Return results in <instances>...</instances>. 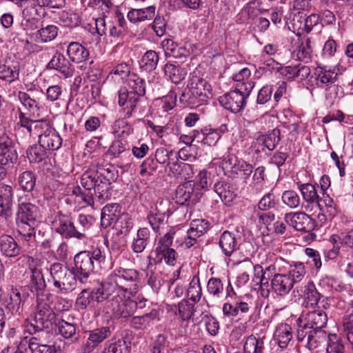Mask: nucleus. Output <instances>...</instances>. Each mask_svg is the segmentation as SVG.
Here are the masks:
<instances>
[{"mask_svg":"<svg viewBox=\"0 0 353 353\" xmlns=\"http://www.w3.org/2000/svg\"><path fill=\"white\" fill-rule=\"evenodd\" d=\"M108 279L117 291V294L128 292L132 294L137 292L139 273L134 269L119 267L116 268Z\"/></svg>","mask_w":353,"mask_h":353,"instance_id":"nucleus-5","label":"nucleus"},{"mask_svg":"<svg viewBox=\"0 0 353 353\" xmlns=\"http://www.w3.org/2000/svg\"><path fill=\"white\" fill-rule=\"evenodd\" d=\"M163 70L165 76L175 84L179 83L185 79V72L179 65L167 63Z\"/></svg>","mask_w":353,"mask_h":353,"instance_id":"nucleus-40","label":"nucleus"},{"mask_svg":"<svg viewBox=\"0 0 353 353\" xmlns=\"http://www.w3.org/2000/svg\"><path fill=\"white\" fill-rule=\"evenodd\" d=\"M67 54L71 62L81 63L88 59L90 52L79 42H71L67 47Z\"/></svg>","mask_w":353,"mask_h":353,"instance_id":"nucleus-22","label":"nucleus"},{"mask_svg":"<svg viewBox=\"0 0 353 353\" xmlns=\"http://www.w3.org/2000/svg\"><path fill=\"white\" fill-rule=\"evenodd\" d=\"M19 70L17 65L9 64L8 62L0 63V79L12 83L19 78Z\"/></svg>","mask_w":353,"mask_h":353,"instance_id":"nucleus-46","label":"nucleus"},{"mask_svg":"<svg viewBox=\"0 0 353 353\" xmlns=\"http://www.w3.org/2000/svg\"><path fill=\"white\" fill-rule=\"evenodd\" d=\"M207 291L215 297H220L223 292V284L219 278L212 277L207 284Z\"/></svg>","mask_w":353,"mask_h":353,"instance_id":"nucleus-63","label":"nucleus"},{"mask_svg":"<svg viewBox=\"0 0 353 353\" xmlns=\"http://www.w3.org/2000/svg\"><path fill=\"white\" fill-rule=\"evenodd\" d=\"M306 278V270L303 263H296L290 265L288 273L275 274L271 279L270 293L283 297L288 294L292 290L299 292L303 281Z\"/></svg>","mask_w":353,"mask_h":353,"instance_id":"nucleus-2","label":"nucleus"},{"mask_svg":"<svg viewBox=\"0 0 353 353\" xmlns=\"http://www.w3.org/2000/svg\"><path fill=\"white\" fill-rule=\"evenodd\" d=\"M150 241V232L146 228L138 230L137 236L133 239L132 249L135 253L143 252Z\"/></svg>","mask_w":353,"mask_h":353,"instance_id":"nucleus-33","label":"nucleus"},{"mask_svg":"<svg viewBox=\"0 0 353 353\" xmlns=\"http://www.w3.org/2000/svg\"><path fill=\"white\" fill-rule=\"evenodd\" d=\"M159 59V54L157 52L152 50H148L141 59L140 67L146 72H152L156 69Z\"/></svg>","mask_w":353,"mask_h":353,"instance_id":"nucleus-49","label":"nucleus"},{"mask_svg":"<svg viewBox=\"0 0 353 353\" xmlns=\"http://www.w3.org/2000/svg\"><path fill=\"white\" fill-rule=\"evenodd\" d=\"M201 134L203 136L201 139L202 142L210 146L214 145L221 137V134L218 130L211 128L202 129Z\"/></svg>","mask_w":353,"mask_h":353,"instance_id":"nucleus-62","label":"nucleus"},{"mask_svg":"<svg viewBox=\"0 0 353 353\" xmlns=\"http://www.w3.org/2000/svg\"><path fill=\"white\" fill-rule=\"evenodd\" d=\"M92 301H93V296L91 290L88 288L83 289L79 294L75 301V305L78 310H83L88 307Z\"/></svg>","mask_w":353,"mask_h":353,"instance_id":"nucleus-60","label":"nucleus"},{"mask_svg":"<svg viewBox=\"0 0 353 353\" xmlns=\"http://www.w3.org/2000/svg\"><path fill=\"white\" fill-rule=\"evenodd\" d=\"M48 151L41 144H34L28 148L26 155L29 161L32 163H40L48 157Z\"/></svg>","mask_w":353,"mask_h":353,"instance_id":"nucleus-45","label":"nucleus"},{"mask_svg":"<svg viewBox=\"0 0 353 353\" xmlns=\"http://www.w3.org/2000/svg\"><path fill=\"white\" fill-rule=\"evenodd\" d=\"M128 84L130 90L122 87L118 91V103L120 106L126 105L125 115L130 117L136 108L140 97L145 94V82L137 74L132 73L130 74Z\"/></svg>","mask_w":353,"mask_h":353,"instance_id":"nucleus-4","label":"nucleus"},{"mask_svg":"<svg viewBox=\"0 0 353 353\" xmlns=\"http://www.w3.org/2000/svg\"><path fill=\"white\" fill-rule=\"evenodd\" d=\"M156 8L154 6H150L143 8L131 9L127 17L128 20L133 23L139 22L150 21L155 16Z\"/></svg>","mask_w":353,"mask_h":353,"instance_id":"nucleus-24","label":"nucleus"},{"mask_svg":"<svg viewBox=\"0 0 353 353\" xmlns=\"http://www.w3.org/2000/svg\"><path fill=\"white\" fill-rule=\"evenodd\" d=\"M154 253L156 256L153 259L155 263H161L163 260L168 265H175L177 253L174 248H156Z\"/></svg>","mask_w":353,"mask_h":353,"instance_id":"nucleus-32","label":"nucleus"},{"mask_svg":"<svg viewBox=\"0 0 353 353\" xmlns=\"http://www.w3.org/2000/svg\"><path fill=\"white\" fill-rule=\"evenodd\" d=\"M243 350L245 353H263L265 350L263 339L257 338L253 334L250 335L245 341Z\"/></svg>","mask_w":353,"mask_h":353,"instance_id":"nucleus-47","label":"nucleus"},{"mask_svg":"<svg viewBox=\"0 0 353 353\" xmlns=\"http://www.w3.org/2000/svg\"><path fill=\"white\" fill-rule=\"evenodd\" d=\"M48 70H55L65 78L71 77L75 68L70 59H68L62 53L57 52L46 65Z\"/></svg>","mask_w":353,"mask_h":353,"instance_id":"nucleus-12","label":"nucleus"},{"mask_svg":"<svg viewBox=\"0 0 353 353\" xmlns=\"http://www.w3.org/2000/svg\"><path fill=\"white\" fill-rule=\"evenodd\" d=\"M194 190V183L192 181L179 185L175 192L176 203L181 205H188Z\"/></svg>","mask_w":353,"mask_h":353,"instance_id":"nucleus-27","label":"nucleus"},{"mask_svg":"<svg viewBox=\"0 0 353 353\" xmlns=\"http://www.w3.org/2000/svg\"><path fill=\"white\" fill-rule=\"evenodd\" d=\"M49 270L54 286L62 293H68L77 288L79 276L73 268L69 269L60 263H54Z\"/></svg>","mask_w":353,"mask_h":353,"instance_id":"nucleus-6","label":"nucleus"},{"mask_svg":"<svg viewBox=\"0 0 353 353\" xmlns=\"http://www.w3.org/2000/svg\"><path fill=\"white\" fill-rule=\"evenodd\" d=\"M72 194L79 198L86 205L93 207L94 205V193L90 190L84 189L83 187L77 185L74 187L72 192Z\"/></svg>","mask_w":353,"mask_h":353,"instance_id":"nucleus-56","label":"nucleus"},{"mask_svg":"<svg viewBox=\"0 0 353 353\" xmlns=\"http://www.w3.org/2000/svg\"><path fill=\"white\" fill-rule=\"evenodd\" d=\"M58 34V28L54 25H48L42 27L38 30L37 34L39 35L41 42L47 43L54 40Z\"/></svg>","mask_w":353,"mask_h":353,"instance_id":"nucleus-59","label":"nucleus"},{"mask_svg":"<svg viewBox=\"0 0 353 353\" xmlns=\"http://www.w3.org/2000/svg\"><path fill=\"white\" fill-rule=\"evenodd\" d=\"M296 20H297V23H299L300 26L302 24V22L304 21V30L305 32L309 33L314 26L319 24L320 15L318 14H312L305 17V14H304L303 12L298 11L293 16V26L296 25Z\"/></svg>","mask_w":353,"mask_h":353,"instance_id":"nucleus-29","label":"nucleus"},{"mask_svg":"<svg viewBox=\"0 0 353 353\" xmlns=\"http://www.w3.org/2000/svg\"><path fill=\"white\" fill-rule=\"evenodd\" d=\"M22 251L21 246L18 245L14 238L10 235L0 236V252L9 258L18 256Z\"/></svg>","mask_w":353,"mask_h":353,"instance_id":"nucleus-20","label":"nucleus"},{"mask_svg":"<svg viewBox=\"0 0 353 353\" xmlns=\"http://www.w3.org/2000/svg\"><path fill=\"white\" fill-rule=\"evenodd\" d=\"M193 303H189L188 300L183 299L178 304L179 314L183 321H188L194 314Z\"/></svg>","mask_w":353,"mask_h":353,"instance_id":"nucleus-61","label":"nucleus"},{"mask_svg":"<svg viewBox=\"0 0 353 353\" xmlns=\"http://www.w3.org/2000/svg\"><path fill=\"white\" fill-rule=\"evenodd\" d=\"M57 325V315L46 303H38L33 317L26 325V331L31 335H48L49 331Z\"/></svg>","mask_w":353,"mask_h":353,"instance_id":"nucleus-3","label":"nucleus"},{"mask_svg":"<svg viewBox=\"0 0 353 353\" xmlns=\"http://www.w3.org/2000/svg\"><path fill=\"white\" fill-rule=\"evenodd\" d=\"M254 88L253 83H241L230 92L221 96L220 104L233 113L241 112L247 104V98Z\"/></svg>","mask_w":353,"mask_h":353,"instance_id":"nucleus-7","label":"nucleus"},{"mask_svg":"<svg viewBox=\"0 0 353 353\" xmlns=\"http://www.w3.org/2000/svg\"><path fill=\"white\" fill-rule=\"evenodd\" d=\"M90 256L93 261L94 268L96 272L99 270H108L111 268L112 263L105 254L100 249L96 248L90 251Z\"/></svg>","mask_w":353,"mask_h":353,"instance_id":"nucleus-31","label":"nucleus"},{"mask_svg":"<svg viewBox=\"0 0 353 353\" xmlns=\"http://www.w3.org/2000/svg\"><path fill=\"white\" fill-rule=\"evenodd\" d=\"M38 215L39 208L36 205L23 199L19 200L16 222L37 221Z\"/></svg>","mask_w":353,"mask_h":353,"instance_id":"nucleus-15","label":"nucleus"},{"mask_svg":"<svg viewBox=\"0 0 353 353\" xmlns=\"http://www.w3.org/2000/svg\"><path fill=\"white\" fill-rule=\"evenodd\" d=\"M285 221L296 230L301 232H311L316 227V221L303 212L285 214Z\"/></svg>","mask_w":353,"mask_h":353,"instance_id":"nucleus-11","label":"nucleus"},{"mask_svg":"<svg viewBox=\"0 0 353 353\" xmlns=\"http://www.w3.org/2000/svg\"><path fill=\"white\" fill-rule=\"evenodd\" d=\"M54 233L52 228L39 230L34 240L41 244L43 250H50L54 243Z\"/></svg>","mask_w":353,"mask_h":353,"instance_id":"nucleus-51","label":"nucleus"},{"mask_svg":"<svg viewBox=\"0 0 353 353\" xmlns=\"http://www.w3.org/2000/svg\"><path fill=\"white\" fill-rule=\"evenodd\" d=\"M306 279L303 281L304 286L302 285L301 288H299L305 299L307 301V304L311 306L316 305L321 299V294L316 290L313 281H308L305 283Z\"/></svg>","mask_w":353,"mask_h":353,"instance_id":"nucleus-36","label":"nucleus"},{"mask_svg":"<svg viewBox=\"0 0 353 353\" xmlns=\"http://www.w3.org/2000/svg\"><path fill=\"white\" fill-rule=\"evenodd\" d=\"M274 337L277 340L278 345L281 348L288 346L289 342L292 339V328L288 324H282L277 327Z\"/></svg>","mask_w":353,"mask_h":353,"instance_id":"nucleus-48","label":"nucleus"},{"mask_svg":"<svg viewBox=\"0 0 353 353\" xmlns=\"http://www.w3.org/2000/svg\"><path fill=\"white\" fill-rule=\"evenodd\" d=\"M168 166L170 172L175 176L186 179L192 173L191 165L182 161L179 162V159L169 161Z\"/></svg>","mask_w":353,"mask_h":353,"instance_id":"nucleus-37","label":"nucleus"},{"mask_svg":"<svg viewBox=\"0 0 353 353\" xmlns=\"http://www.w3.org/2000/svg\"><path fill=\"white\" fill-rule=\"evenodd\" d=\"M19 123L21 128H24L28 130L30 136L32 134V131H34L35 133H38L41 130L43 129L44 123L32 121L28 119L26 117L27 114L23 112L21 108H19Z\"/></svg>","mask_w":353,"mask_h":353,"instance_id":"nucleus-43","label":"nucleus"},{"mask_svg":"<svg viewBox=\"0 0 353 353\" xmlns=\"http://www.w3.org/2000/svg\"><path fill=\"white\" fill-rule=\"evenodd\" d=\"M188 86H192V90L197 93L199 99L204 103L212 97V87L204 79L193 75L188 81Z\"/></svg>","mask_w":353,"mask_h":353,"instance_id":"nucleus-17","label":"nucleus"},{"mask_svg":"<svg viewBox=\"0 0 353 353\" xmlns=\"http://www.w3.org/2000/svg\"><path fill=\"white\" fill-rule=\"evenodd\" d=\"M114 327L112 325L102 326L88 332V338L81 348V353H91L106 339H108Z\"/></svg>","mask_w":353,"mask_h":353,"instance_id":"nucleus-9","label":"nucleus"},{"mask_svg":"<svg viewBox=\"0 0 353 353\" xmlns=\"http://www.w3.org/2000/svg\"><path fill=\"white\" fill-rule=\"evenodd\" d=\"M17 232L22 239L28 242L32 238H36L37 221L16 222Z\"/></svg>","mask_w":353,"mask_h":353,"instance_id":"nucleus-44","label":"nucleus"},{"mask_svg":"<svg viewBox=\"0 0 353 353\" xmlns=\"http://www.w3.org/2000/svg\"><path fill=\"white\" fill-rule=\"evenodd\" d=\"M280 135V130L274 128L265 134L259 135L256 140L259 144L263 145L269 150H273L281 139Z\"/></svg>","mask_w":353,"mask_h":353,"instance_id":"nucleus-39","label":"nucleus"},{"mask_svg":"<svg viewBox=\"0 0 353 353\" xmlns=\"http://www.w3.org/2000/svg\"><path fill=\"white\" fill-rule=\"evenodd\" d=\"M129 343L124 339H119L105 347L101 353H129Z\"/></svg>","mask_w":353,"mask_h":353,"instance_id":"nucleus-57","label":"nucleus"},{"mask_svg":"<svg viewBox=\"0 0 353 353\" xmlns=\"http://www.w3.org/2000/svg\"><path fill=\"white\" fill-rule=\"evenodd\" d=\"M46 129L39 135V143L48 152L59 149L62 144V139L54 128H48L44 123L43 128Z\"/></svg>","mask_w":353,"mask_h":353,"instance_id":"nucleus-14","label":"nucleus"},{"mask_svg":"<svg viewBox=\"0 0 353 353\" xmlns=\"http://www.w3.org/2000/svg\"><path fill=\"white\" fill-rule=\"evenodd\" d=\"M105 313H112L111 318L114 320H126L135 312L137 304L135 301L130 299L123 301L120 294H117L105 302Z\"/></svg>","mask_w":353,"mask_h":353,"instance_id":"nucleus-8","label":"nucleus"},{"mask_svg":"<svg viewBox=\"0 0 353 353\" xmlns=\"http://www.w3.org/2000/svg\"><path fill=\"white\" fill-rule=\"evenodd\" d=\"M17 159L13 140L7 134L2 133L0 134V165L13 163Z\"/></svg>","mask_w":353,"mask_h":353,"instance_id":"nucleus-13","label":"nucleus"},{"mask_svg":"<svg viewBox=\"0 0 353 353\" xmlns=\"http://www.w3.org/2000/svg\"><path fill=\"white\" fill-rule=\"evenodd\" d=\"M93 301H96L98 304L103 303L104 310H106L105 302L110 300V297L117 294V291L107 278V279L101 283L98 288H94L91 290Z\"/></svg>","mask_w":353,"mask_h":353,"instance_id":"nucleus-18","label":"nucleus"},{"mask_svg":"<svg viewBox=\"0 0 353 353\" xmlns=\"http://www.w3.org/2000/svg\"><path fill=\"white\" fill-rule=\"evenodd\" d=\"M121 205L119 203H108L101 210V225H105V220H112L117 214L121 211Z\"/></svg>","mask_w":353,"mask_h":353,"instance_id":"nucleus-58","label":"nucleus"},{"mask_svg":"<svg viewBox=\"0 0 353 353\" xmlns=\"http://www.w3.org/2000/svg\"><path fill=\"white\" fill-rule=\"evenodd\" d=\"M230 185L225 181H218L214 185V190L225 205H230L235 198V194L231 190Z\"/></svg>","mask_w":353,"mask_h":353,"instance_id":"nucleus-38","label":"nucleus"},{"mask_svg":"<svg viewBox=\"0 0 353 353\" xmlns=\"http://www.w3.org/2000/svg\"><path fill=\"white\" fill-rule=\"evenodd\" d=\"M74 267L72 268L79 276V281L87 283L92 272H95L93 261L90 256V251L80 252L74 256Z\"/></svg>","mask_w":353,"mask_h":353,"instance_id":"nucleus-10","label":"nucleus"},{"mask_svg":"<svg viewBox=\"0 0 353 353\" xmlns=\"http://www.w3.org/2000/svg\"><path fill=\"white\" fill-rule=\"evenodd\" d=\"M47 335L34 334L28 340V347L32 353H61L54 346L44 343V339Z\"/></svg>","mask_w":353,"mask_h":353,"instance_id":"nucleus-21","label":"nucleus"},{"mask_svg":"<svg viewBox=\"0 0 353 353\" xmlns=\"http://www.w3.org/2000/svg\"><path fill=\"white\" fill-rule=\"evenodd\" d=\"M179 158H181L180 154L174 150L168 151L164 148H159L155 152L156 162L161 164L167 163L168 165L169 161L178 160Z\"/></svg>","mask_w":353,"mask_h":353,"instance_id":"nucleus-54","label":"nucleus"},{"mask_svg":"<svg viewBox=\"0 0 353 353\" xmlns=\"http://www.w3.org/2000/svg\"><path fill=\"white\" fill-rule=\"evenodd\" d=\"M219 245L226 256H230L239 248V245L236 235L228 230L221 234Z\"/></svg>","mask_w":353,"mask_h":353,"instance_id":"nucleus-23","label":"nucleus"},{"mask_svg":"<svg viewBox=\"0 0 353 353\" xmlns=\"http://www.w3.org/2000/svg\"><path fill=\"white\" fill-rule=\"evenodd\" d=\"M17 97L23 106V112L29 116L39 114L40 110L39 102L34 98H32L28 93L19 91Z\"/></svg>","mask_w":353,"mask_h":353,"instance_id":"nucleus-25","label":"nucleus"},{"mask_svg":"<svg viewBox=\"0 0 353 353\" xmlns=\"http://www.w3.org/2000/svg\"><path fill=\"white\" fill-rule=\"evenodd\" d=\"M300 190L303 199L308 203H317L320 210H322V204L319 202V196L316 187L310 183L302 184Z\"/></svg>","mask_w":353,"mask_h":353,"instance_id":"nucleus-50","label":"nucleus"},{"mask_svg":"<svg viewBox=\"0 0 353 353\" xmlns=\"http://www.w3.org/2000/svg\"><path fill=\"white\" fill-rule=\"evenodd\" d=\"M188 296L194 303L199 301L202 295V290L200 285L199 278L194 276L191 280L188 289Z\"/></svg>","mask_w":353,"mask_h":353,"instance_id":"nucleus-55","label":"nucleus"},{"mask_svg":"<svg viewBox=\"0 0 353 353\" xmlns=\"http://www.w3.org/2000/svg\"><path fill=\"white\" fill-rule=\"evenodd\" d=\"M105 170L110 176H105L96 170L89 169L82 174L80 179L81 186L93 192L100 203L110 199L112 183L118 178L117 172L112 173L109 168Z\"/></svg>","mask_w":353,"mask_h":353,"instance_id":"nucleus-1","label":"nucleus"},{"mask_svg":"<svg viewBox=\"0 0 353 353\" xmlns=\"http://www.w3.org/2000/svg\"><path fill=\"white\" fill-rule=\"evenodd\" d=\"M179 102L183 107L194 108L203 103L199 99L197 93L192 90V86H188L185 88L179 97Z\"/></svg>","mask_w":353,"mask_h":353,"instance_id":"nucleus-42","label":"nucleus"},{"mask_svg":"<svg viewBox=\"0 0 353 353\" xmlns=\"http://www.w3.org/2000/svg\"><path fill=\"white\" fill-rule=\"evenodd\" d=\"M30 272V285L31 288H34L36 291L43 290L46 287V284L41 269L38 268H31Z\"/></svg>","mask_w":353,"mask_h":353,"instance_id":"nucleus-53","label":"nucleus"},{"mask_svg":"<svg viewBox=\"0 0 353 353\" xmlns=\"http://www.w3.org/2000/svg\"><path fill=\"white\" fill-rule=\"evenodd\" d=\"M305 319L308 325L312 327L323 328L327 325V316L326 313L321 310H316L309 312L306 314Z\"/></svg>","mask_w":353,"mask_h":353,"instance_id":"nucleus-41","label":"nucleus"},{"mask_svg":"<svg viewBox=\"0 0 353 353\" xmlns=\"http://www.w3.org/2000/svg\"><path fill=\"white\" fill-rule=\"evenodd\" d=\"M56 231L66 239H82V233L77 230L72 219L62 214H59V226L56 228Z\"/></svg>","mask_w":353,"mask_h":353,"instance_id":"nucleus-16","label":"nucleus"},{"mask_svg":"<svg viewBox=\"0 0 353 353\" xmlns=\"http://www.w3.org/2000/svg\"><path fill=\"white\" fill-rule=\"evenodd\" d=\"M276 196L272 192L265 194L258 203V208L261 211H267L274 208L277 205Z\"/></svg>","mask_w":353,"mask_h":353,"instance_id":"nucleus-64","label":"nucleus"},{"mask_svg":"<svg viewBox=\"0 0 353 353\" xmlns=\"http://www.w3.org/2000/svg\"><path fill=\"white\" fill-rule=\"evenodd\" d=\"M18 182L21 188L24 191L31 192L35 186L36 175L32 171H25L20 174Z\"/></svg>","mask_w":353,"mask_h":353,"instance_id":"nucleus-52","label":"nucleus"},{"mask_svg":"<svg viewBox=\"0 0 353 353\" xmlns=\"http://www.w3.org/2000/svg\"><path fill=\"white\" fill-rule=\"evenodd\" d=\"M315 75L319 87L323 85H328L335 83L338 79L339 74L334 70L327 69L326 67H317L315 69Z\"/></svg>","mask_w":353,"mask_h":353,"instance_id":"nucleus-30","label":"nucleus"},{"mask_svg":"<svg viewBox=\"0 0 353 353\" xmlns=\"http://www.w3.org/2000/svg\"><path fill=\"white\" fill-rule=\"evenodd\" d=\"M331 337H336L335 334L328 335L323 328L312 327L309 330V335L307 336V345L310 349H315L319 347L321 343L327 341V350L330 349L329 343L332 344L331 342Z\"/></svg>","mask_w":353,"mask_h":353,"instance_id":"nucleus-19","label":"nucleus"},{"mask_svg":"<svg viewBox=\"0 0 353 353\" xmlns=\"http://www.w3.org/2000/svg\"><path fill=\"white\" fill-rule=\"evenodd\" d=\"M70 320L61 319L57 324L59 334L65 339H72L76 341L79 339V334L77 332V324Z\"/></svg>","mask_w":353,"mask_h":353,"instance_id":"nucleus-28","label":"nucleus"},{"mask_svg":"<svg viewBox=\"0 0 353 353\" xmlns=\"http://www.w3.org/2000/svg\"><path fill=\"white\" fill-rule=\"evenodd\" d=\"M23 301L19 290L12 288L6 307L12 314L20 316L23 312Z\"/></svg>","mask_w":353,"mask_h":353,"instance_id":"nucleus-34","label":"nucleus"},{"mask_svg":"<svg viewBox=\"0 0 353 353\" xmlns=\"http://www.w3.org/2000/svg\"><path fill=\"white\" fill-rule=\"evenodd\" d=\"M254 277L253 281L256 284H260V293L264 298H268L270 295V284H269V278L265 277V272L260 265L254 266Z\"/></svg>","mask_w":353,"mask_h":353,"instance_id":"nucleus-26","label":"nucleus"},{"mask_svg":"<svg viewBox=\"0 0 353 353\" xmlns=\"http://www.w3.org/2000/svg\"><path fill=\"white\" fill-rule=\"evenodd\" d=\"M157 312L152 310L150 313L141 316H134L130 321V326L136 330H144L150 326L151 322L155 319Z\"/></svg>","mask_w":353,"mask_h":353,"instance_id":"nucleus-35","label":"nucleus"}]
</instances>
